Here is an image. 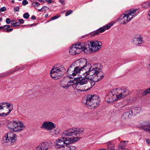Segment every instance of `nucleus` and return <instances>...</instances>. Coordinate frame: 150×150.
I'll return each mask as SVG.
<instances>
[{
	"label": "nucleus",
	"instance_id": "9",
	"mask_svg": "<svg viewBox=\"0 0 150 150\" xmlns=\"http://www.w3.org/2000/svg\"><path fill=\"white\" fill-rule=\"evenodd\" d=\"M117 90V89H114L108 92L105 97V100L106 101L110 103L117 100L116 95V91Z\"/></svg>",
	"mask_w": 150,
	"mask_h": 150
},
{
	"label": "nucleus",
	"instance_id": "36",
	"mask_svg": "<svg viewBox=\"0 0 150 150\" xmlns=\"http://www.w3.org/2000/svg\"><path fill=\"white\" fill-rule=\"evenodd\" d=\"M60 131V129L59 128H57L54 130V133L55 134H58Z\"/></svg>",
	"mask_w": 150,
	"mask_h": 150
},
{
	"label": "nucleus",
	"instance_id": "19",
	"mask_svg": "<svg viewBox=\"0 0 150 150\" xmlns=\"http://www.w3.org/2000/svg\"><path fill=\"white\" fill-rule=\"evenodd\" d=\"M77 88H79L78 90L81 91H86L90 89L89 87H87L86 85L84 84H77Z\"/></svg>",
	"mask_w": 150,
	"mask_h": 150
},
{
	"label": "nucleus",
	"instance_id": "42",
	"mask_svg": "<svg viewBox=\"0 0 150 150\" xmlns=\"http://www.w3.org/2000/svg\"><path fill=\"white\" fill-rule=\"evenodd\" d=\"M28 3V1L26 0H24L22 1V4L23 6H25Z\"/></svg>",
	"mask_w": 150,
	"mask_h": 150
},
{
	"label": "nucleus",
	"instance_id": "1",
	"mask_svg": "<svg viewBox=\"0 0 150 150\" xmlns=\"http://www.w3.org/2000/svg\"><path fill=\"white\" fill-rule=\"evenodd\" d=\"M99 73L96 72V71L93 69L90 70L89 71L84 72L83 73H82L84 76L83 78L79 80L78 78H75L74 80H78L77 84H85L87 83L89 81V79H93L94 81H98L101 80L103 77V73H100L101 75H99Z\"/></svg>",
	"mask_w": 150,
	"mask_h": 150
},
{
	"label": "nucleus",
	"instance_id": "37",
	"mask_svg": "<svg viewBox=\"0 0 150 150\" xmlns=\"http://www.w3.org/2000/svg\"><path fill=\"white\" fill-rule=\"evenodd\" d=\"M32 6H38L40 5V4L36 2H34L32 3Z\"/></svg>",
	"mask_w": 150,
	"mask_h": 150
},
{
	"label": "nucleus",
	"instance_id": "43",
	"mask_svg": "<svg viewBox=\"0 0 150 150\" xmlns=\"http://www.w3.org/2000/svg\"><path fill=\"white\" fill-rule=\"evenodd\" d=\"M67 82H68V83H71L70 85H72L75 83L74 81V80H70L69 81H68Z\"/></svg>",
	"mask_w": 150,
	"mask_h": 150
},
{
	"label": "nucleus",
	"instance_id": "44",
	"mask_svg": "<svg viewBox=\"0 0 150 150\" xmlns=\"http://www.w3.org/2000/svg\"><path fill=\"white\" fill-rule=\"evenodd\" d=\"M11 22V19L8 18H7L6 19V23L7 24H9Z\"/></svg>",
	"mask_w": 150,
	"mask_h": 150
},
{
	"label": "nucleus",
	"instance_id": "3",
	"mask_svg": "<svg viewBox=\"0 0 150 150\" xmlns=\"http://www.w3.org/2000/svg\"><path fill=\"white\" fill-rule=\"evenodd\" d=\"M100 102L99 97L94 95H88L86 96V99L83 100V103H85L87 107L89 109H92L98 106Z\"/></svg>",
	"mask_w": 150,
	"mask_h": 150
},
{
	"label": "nucleus",
	"instance_id": "4",
	"mask_svg": "<svg viewBox=\"0 0 150 150\" xmlns=\"http://www.w3.org/2000/svg\"><path fill=\"white\" fill-rule=\"evenodd\" d=\"M74 63H75L76 66L83 71H89L90 69H93L96 72L99 73V75H101L100 74V73H102L101 70L98 68L91 67V64L87 63L86 60L85 59L82 58L77 60Z\"/></svg>",
	"mask_w": 150,
	"mask_h": 150
},
{
	"label": "nucleus",
	"instance_id": "6",
	"mask_svg": "<svg viewBox=\"0 0 150 150\" xmlns=\"http://www.w3.org/2000/svg\"><path fill=\"white\" fill-rule=\"evenodd\" d=\"M7 127L11 131L18 132L23 130L25 126L21 121H14L8 123Z\"/></svg>",
	"mask_w": 150,
	"mask_h": 150
},
{
	"label": "nucleus",
	"instance_id": "49",
	"mask_svg": "<svg viewBox=\"0 0 150 150\" xmlns=\"http://www.w3.org/2000/svg\"><path fill=\"white\" fill-rule=\"evenodd\" d=\"M13 30V28H10L9 29H7L6 30V33L9 32L11 31H12Z\"/></svg>",
	"mask_w": 150,
	"mask_h": 150
},
{
	"label": "nucleus",
	"instance_id": "26",
	"mask_svg": "<svg viewBox=\"0 0 150 150\" xmlns=\"http://www.w3.org/2000/svg\"><path fill=\"white\" fill-rule=\"evenodd\" d=\"M120 91L122 92V93L123 94V96H126L129 94V91L128 89L126 88L124 89H120ZM123 96V95L122 96Z\"/></svg>",
	"mask_w": 150,
	"mask_h": 150
},
{
	"label": "nucleus",
	"instance_id": "48",
	"mask_svg": "<svg viewBox=\"0 0 150 150\" xmlns=\"http://www.w3.org/2000/svg\"><path fill=\"white\" fill-rule=\"evenodd\" d=\"M18 22L21 23L23 24L24 23V21L23 19H20L18 20Z\"/></svg>",
	"mask_w": 150,
	"mask_h": 150
},
{
	"label": "nucleus",
	"instance_id": "10",
	"mask_svg": "<svg viewBox=\"0 0 150 150\" xmlns=\"http://www.w3.org/2000/svg\"><path fill=\"white\" fill-rule=\"evenodd\" d=\"M62 71L57 67H53L50 72L52 78L54 79H58L62 76Z\"/></svg>",
	"mask_w": 150,
	"mask_h": 150
},
{
	"label": "nucleus",
	"instance_id": "20",
	"mask_svg": "<svg viewBox=\"0 0 150 150\" xmlns=\"http://www.w3.org/2000/svg\"><path fill=\"white\" fill-rule=\"evenodd\" d=\"M13 106V105L10 103H7L4 102L1 103L0 104V108L1 109H3V110H4V108H6V109L8 110V109H11V108H9Z\"/></svg>",
	"mask_w": 150,
	"mask_h": 150
},
{
	"label": "nucleus",
	"instance_id": "25",
	"mask_svg": "<svg viewBox=\"0 0 150 150\" xmlns=\"http://www.w3.org/2000/svg\"><path fill=\"white\" fill-rule=\"evenodd\" d=\"M142 129L147 132H150V124L143 125L141 126Z\"/></svg>",
	"mask_w": 150,
	"mask_h": 150
},
{
	"label": "nucleus",
	"instance_id": "14",
	"mask_svg": "<svg viewBox=\"0 0 150 150\" xmlns=\"http://www.w3.org/2000/svg\"><path fill=\"white\" fill-rule=\"evenodd\" d=\"M79 45V43L73 45L70 47L69 50V53L71 55H74L80 53L81 52V46Z\"/></svg>",
	"mask_w": 150,
	"mask_h": 150
},
{
	"label": "nucleus",
	"instance_id": "7",
	"mask_svg": "<svg viewBox=\"0 0 150 150\" xmlns=\"http://www.w3.org/2000/svg\"><path fill=\"white\" fill-rule=\"evenodd\" d=\"M137 9L130 10L127 14H122L120 16V19H121V22L122 24H125L130 21L137 15L138 13Z\"/></svg>",
	"mask_w": 150,
	"mask_h": 150
},
{
	"label": "nucleus",
	"instance_id": "33",
	"mask_svg": "<svg viewBox=\"0 0 150 150\" xmlns=\"http://www.w3.org/2000/svg\"><path fill=\"white\" fill-rule=\"evenodd\" d=\"M150 93V88H149L146 89L145 90L143 93V95L145 96L148 93Z\"/></svg>",
	"mask_w": 150,
	"mask_h": 150
},
{
	"label": "nucleus",
	"instance_id": "16",
	"mask_svg": "<svg viewBox=\"0 0 150 150\" xmlns=\"http://www.w3.org/2000/svg\"><path fill=\"white\" fill-rule=\"evenodd\" d=\"M79 45L81 46V50L84 51L85 53H87L88 50H91V45H90V41L88 42V43L82 42L79 43Z\"/></svg>",
	"mask_w": 150,
	"mask_h": 150
},
{
	"label": "nucleus",
	"instance_id": "24",
	"mask_svg": "<svg viewBox=\"0 0 150 150\" xmlns=\"http://www.w3.org/2000/svg\"><path fill=\"white\" fill-rule=\"evenodd\" d=\"M117 90L116 91V92H117V91L118 90V92L117 93V94L116 95H117L116 97L117 98V100L120 99L121 98H124L125 97V96H123V94L122 93V92L120 91V88H117Z\"/></svg>",
	"mask_w": 150,
	"mask_h": 150
},
{
	"label": "nucleus",
	"instance_id": "21",
	"mask_svg": "<svg viewBox=\"0 0 150 150\" xmlns=\"http://www.w3.org/2000/svg\"><path fill=\"white\" fill-rule=\"evenodd\" d=\"M65 79L62 80L60 83V85L64 88L67 89L70 86V85L68 83V82L65 81Z\"/></svg>",
	"mask_w": 150,
	"mask_h": 150
},
{
	"label": "nucleus",
	"instance_id": "2",
	"mask_svg": "<svg viewBox=\"0 0 150 150\" xmlns=\"http://www.w3.org/2000/svg\"><path fill=\"white\" fill-rule=\"evenodd\" d=\"M64 131L62 134V137L57 139L55 142V147L57 148H63L67 144H71L74 142L75 139L70 137V136L66 135Z\"/></svg>",
	"mask_w": 150,
	"mask_h": 150
},
{
	"label": "nucleus",
	"instance_id": "18",
	"mask_svg": "<svg viewBox=\"0 0 150 150\" xmlns=\"http://www.w3.org/2000/svg\"><path fill=\"white\" fill-rule=\"evenodd\" d=\"M140 110V108L139 107H133L131 108L129 110L131 113V115L134 116L136 115V114L139 113Z\"/></svg>",
	"mask_w": 150,
	"mask_h": 150
},
{
	"label": "nucleus",
	"instance_id": "38",
	"mask_svg": "<svg viewBox=\"0 0 150 150\" xmlns=\"http://www.w3.org/2000/svg\"><path fill=\"white\" fill-rule=\"evenodd\" d=\"M10 27H11V26L10 25H6L3 26V29L4 30H6Z\"/></svg>",
	"mask_w": 150,
	"mask_h": 150
},
{
	"label": "nucleus",
	"instance_id": "27",
	"mask_svg": "<svg viewBox=\"0 0 150 150\" xmlns=\"http://www.w3.org/2000/svg\"><path fill=\"white\" fill-rule=\"evenodd\" d=\"M132 115H131V113L129 110V111L128 112H124L123 114V117L125 119H127L130 117Z\"/></svg>",
	"mask_w": 150,
	"mask_h": 150
},
{
	"label": "nucleus",
	"instance_id": "23",
	"mask_svg": "<svg viewBox=\"0 0 150 150\" xmlns=\"http://www.w3.org/2000/svg\"><path fill=\"white\" fill-rule=\"evenodd\" d=\"M135 42L136 45L142 44L143 42L142 38L141 37L135 38L133 40Z\"/></svg>",
	"mask_w": 150,
	"mask_h": 150
},
{
	"label": "nucleus",
	"instance_id": "32",
	"mask_svg": "<svg viewBox=\"0 0 150 150\" xmlns=\"http://www.w3.org/2000/svg\"><path fill=\"white\" fill-rule=\"evenodd\" d=\"M25 68H24L23 67H17L12 72L10 73V74H12L13 72H15L16 71H18V70H23L25 69Z\"/></svg>",
	"mask_w": 150,
	"mask_h": 150
},
{
	"label": "nucleus",
	"instance_id": "63",
	"mask_svg": "<svg viewBox=\"0 0 150 150\" xmlns=\"http://www.w3.org/2000/svg\"><path fill=\"white\" fill-rule=\"evenodd\" d=\"M123 150H129L128 149H124Z\"/></svg>",
	"mask_w": 150,
	"mask_h": 150
},
{
	"label": "nucleus",
	"instance_id": "22",
	"mask_svg": "<svg viewBox=\"0 0 150 150\" xmlns=\"http://www.w3.org/2000/svg\"><path fill=\"white\" fill-rule=\"evenodd\" d=\"M76 147L71 144H67L63 150H75Z\"/></svg>",
	"mask_w": 150,
	"mask_h": 150
},
{
	"label": "nucleus",
	"instance_id": "59",
	"mask_svg": "<svg viewBox=\"0 0 150 150\" xmlns=\"http://www.w3.org/2000/svg\"><path fill=\"white\" fill-rule=\"evenodd\" d=\"M14 20H12V21H11V22L13 23H14Z\"/></svg>",
	"mask_w": 150,
	"mask_h": 150
},
{
	"label": "nucleus",
	"instance_id": "35",
	"mask_svg": "<svg viewBox=\"0 0 150 150\" xmlns=\"http://www.w3.org/2000/svg\"><path fill=\"white\" fill-rule=\"evenodd\" d=\"M29 14L27 12L25 13L23 15V17L25 19H28L29 17Z\"/></svg>",
	"mask_w": 150,
	"mask_h": 150
},
{
	"label": "nucleus",
	"instance_id": "54",
	"mask_svg": "<svg viewBox=\"0 0 150 150\" xmlns=\"http://www.w3.org/2000/svg\"><path fill=\"white\" fill-rule=\"evenodd\" d=\"M35 25V24H31V25H30V26L31 27H32V26L34 25Z\"/></svg>",
	"mask_w": 150,
	"mask_h": 150
},
{
	"label": "nucleus",
	"instance_id": "41",
	"mask_svg": "<svg viewBox=\"0 0 150 150\" xmlns=\"http://www.w3.org/2000/svg\"><path fill=\"white\" fill-rule=\"evenodd\" d=\"M19 7L18 6H17L14 8L13 10L15 12H18L19 11Z\"/></svg>",
	"mask_w": 150,
	"mask_h": 150
},
{
	"label": "nucleus",
	"instance_id": "60",
	"mask_svg": "<svg viewBox=\"0 0 150 150\" xmlns=\"http://www.w3.org/2000/svg\"><path fill=\"white\" fill-rule=\"evenodd\" d=\"M3 29V27L2 26H0V29L1 30L2 29Z\"/></svg>",
	"mask_w": 150,
	"mask_h": 150
},
{
	"label": "nucleus",
	"instance_id": "55",
	"mask_svg": "<svg viewBox=\"0 0 150 150\" xmlns=\"http://www.w3.org/2000/svg\"><path fill=\"white\" fill-rule=\"evenodd\" d=\"M48 16V13H47L45 15V17H47Z\"/></svg>",
	"mask_w": 150,
	"mask_h": 150
},
{
	"label": "nucleus",
	"instance_id": "5",
	"mask_svg": "<svg viewBox=\"0 0 150 150\" xmlns=\"http://www.w3.org/2000/svg\"><path fill=\"white\" fill-rule=\"evenodd\" d=\"M84 131V129L83 128H70L66 130V132H64L65 135H67L68 136H70V137L75 139L74 140H75L74 142H76L79 140L80 138L78 137H75L77 135H79L80 134H82Z\"/></svg>",
	"mask_w": 150,
	"mask_h": 150
},
{
	"label": "nucleus",
	"instance_id": "11",
	"mask_svg": "<svg viewBox=\"0 0 150 150\" xmlns=\"http://www.w3.org/2000/svg\"><path fill=\"white\" fill-rule=\"evenodd\" d=\"M52 145L51 141L43 142L40 143L36 147V150H47L50 148Z\"/></svg>",
	"mask_w": 150,
	"mask_h": 150
},
{
	"label": "nucleus",
	"instance_id": "15",
	"mask_svg": "<svg viewBox=\"0 0 150 150\" xmlns=\"http://www.w3.org/2000/svg\"><path fill=\"white\" fill-rule=\"evenodd\" d=\"M6 142L11 143H14L16 140V134L13 132H9L7 134V135L5 136Z\"/></svg>",
	"mask_w": 150,
	"mask_h": 150
},
{
	"label": "nucleus",
	"instance_id": "29",
	"mask_svg": "<svg viewBox=\"0 0 150 150\" xmlns=\"http://www.w3.org/2000/svg\"><path fill=\"white\" fill-rule=\"evenodd\" d=\"M107 146L108 149H110V150H114L113 145L110 142L107 143Z\"/></svg>",
	"mask_w": 150,
	"mask_h": 150
},
{
	"label": "nucleus",
	"instance_id": "40",
	"mask_svg": "<svg viewBox=\"0 0 150 150\" xmlns=\"http://www.w3.org/2000/svg\"><path fill=\"white\" fill-rule=\"evenodd\" d=\"M6 8L5 7H3L0 8V12H4L6 11Z\"/></svg>",
	"mask_w": 150,
	"mask_h": 150
},
{
	"label": "nucleus",
	"instance_id": "61",
	"mask_svg": "<svg viewBox=\"0 0 150 150\" xmlns=\"http://www.w3.org/2000/svg\"><path fill=\"white\" fill-rule=\"evenodd\" d=\"M149 68L150 69V63L149 64Z\"/></svg>",
	"mask_w": 150,
	"mask_h": 150
},
{
	"label": "nucleus",
	"instance_id": "64",
	"mask_svg": "<svg viewBox=\"0 0 150 150\" xmlns=\"http://www.w3.org/2000/svg\"><path fill=\"white\" fill-rule=\"evenodd\" d=\"M12 2H13H13H14V0H12Z\"/></svg>",
	"mask_w": 150,
	"mask_h": 150
},
{
	"label": "nucleus",
	"instance_id": "62",
	"mask_svg": "<svg viewBox=\"0 0 150 150\" xmlns=\"http://www.w3.org/2000/svg\"><path fill=\"white\" fill-rule=\"evenodd\" d=\"M2 20V18L0 17V21Z\"/></svg>",
	"mask_w": 150,
	"mask_h": 150
},
{
	"label": "nucleus",
	"instance_id": "50",
	"mask_svg": "<svg viewBox=\"0 0 150 150\" xmlns=\"http://www.w3.org/2000/svg\"><path fill=\"white\" fill-rule=\"evenodd\" d=\"M59 2L62 4H65L64 1L65 0H59Z\"/></svg>",
	"mask_w": 150,
	"mask_h": 150
},
{
	"label": "nucleus",
	"instance_id": "58",
	"mask_svg": "<svg viewBox=\"0 0 150 150\" xmlns=\"http://www.w3.org/2000/svg\"><path fill=\"white\" fill-rule=\"evenodd\" d=\"M98 150H106V149H98Z\"/></svg>",
	"mask_w": 150,
	"mask_h": 150
},
{
	"label": "nucleus",
	"instance_id": "57",
	"mask_svg": "<svg viewBox=\"0 0 150 150\" xmlns=\"http://www.w3.org/2000/svg\"><path fill=\"white\" fill-rule=\"evenodd\" d=\"M40 2H44V1H43L42 0H38Z\"/></svg>",
	"mask_w": 150,
	"mask_h": 150
},
{
	"label": "nucleus",
	"instance_id": "8",
	"mask_svg": "<svg viewBox=\"0 0 150 150\" xmlns=\"http://www.w3.org/2000/svg\"><path fill=\"white\" fill-rule=\"evenodd\" d=\"M75 66V63H72L69 67L67 71V75L68 77L72 78L71 76H76L79 75L83 71L77 66Z\"/></svg>",
	"mask_w": 150,
	"mask_h": 150
},
{
	"label": "nucleus",
	"instance_id": "47",
	"mask_svg": "<svg viewBox=\"0 0 150 150\" xmlns=\"http://www.w3.org/2000/svg\"><path fill=\"white\" fill-rule=\"evenodd\" d=\"M42 8H43L42 9V11H45L47 10V9H48V7L47 6H43L42 7Z\"/></svg>",
	"mask_w": 150,
	"mask_h": 150
},
{
	"label": "nucleus",
	"instance_id": "52",
	"mask_svg": "<svg viewBox=\"0 0 150 150\" xmlns=\"http://www.w3.org/2000/svg\"><path fill=\"white\" fill-rule=\"evenodd\" d=\"M146 142L148 144H149L150 143V140L148 139H146Z\"/></svg>",
	"mask_w": 150,
	"mask_h": 150
},
{
	"label": "nucleus",
	"instance_id": "28",
	"mask_svg": "<svg viewBox=\"0 0 150 150\" xmlns=\"http://www.w3.org/2000/svg\"><path fill=\"white\" fill-rule=\"evenodd\" d=\"M128 141H125L123 142H121L119 145V148L120 149H124L125 146H126Z\"/></svg>",
	"mask_w": 150,
	"mask_h": 150
},
{
	"label": "nucleus",
	"instance_id": "17",
	"mask_svg": "<svg viewBox=\"0 0 150 150\" xmlns=\"http://www.w3.org/2000/svg\"><path fill=\"white\" fill-rule=\"evenodd\" d=\"M113 24L114 23L112 22L96 30L97 32H98V34L103 33L106 30L110 29Z\"/></svg>",
	"mask_w": 150,
	"mask_h": 150
},
{
	"label": "nucleus",
	"instance_id": "31",
	"mask_svg": "<svg viewBox=\"0 0 150 150\" xmlns=\"http://www.w3.org/2000/svg\"><path fill=\"white\" fill-rule=\"evenodd\" d=\"M150 6V2H144L142 4V6L144 8H146Z\"/></svg>",
	"mask_w": 150,
	"mask_h": 150
},
{
	"label": "nucleus",
	"instance_id": "30",
	"mask_svg": "<svg viewBox=\"0 0 150 150\" xmlns=\"http://www.w3.org/2000/svg\"><path fill=\"white\" fill-rule=\"evenodd\" d=\"M91 79V81H90L88 83L89 85H90V86L89 87V88H91L95 84V82H97L98 81H94L93 79Z\"/></svg>",
	"mask_w": 150,
	"mask_h": 150
},
{
	"label": "nucleus",
	"instance_id": "53",
	"mask_svg": "<svg viewBox=\"0 0 150 150\" xmlns=\"http://www.w3.org/2000/svg\"><path fill=\"white\" fill-rule=\"evenodd\" d=\"M43 9V8H41V9H38V11H42Z\"/></svg>",
	"mask_w": 150,
	"mask_h": 150
},
{
	"label": "nucleus",
	"instance_id": "45",
	"mask_svg": "<svg viewBox=\"0 0 150 150\" xmlns=\"http://www.w3.org/2000/svg\"><path fill=\"white\" fill-rule=\"evenodd\" d=\"M59 18V16L58 15H56L54 17H53L51 19L52 20H53L55 19H56L58 18Z\"/></svg>",
	"mask_w": 150,
	"mask_h": 150
},
{
	"label": "nucleus",
	"instance_id": "34",
	"mask_svg": "<svg viewBox=\"0 0 150 150\" xmlns=\"http://www.w3.org/2000/svg\"><path fill=\"white\" fill-rule=\"evenodd\" d=\"M90 35L91 36V37L94 36L96 35H98V32H97L96 30V31H93V32L91 33L90 34Z\"/></svg>",
	"mask_w": 150,
	"mask_h": 150
},
{
	"label": "nucleus",
	"instance_id": "13",
	"mask_svg": "<svg viewBox=\"0 0 150 150\" xmlns=\"http://www.w3.org/2000/svg\"><path fill=\"white\" fill-rule=\"evenodd\" d=\"M56 126V125L52 122L45 121L43 122L40 127L49 131L55 128Z\"/></svg>",
	"mask_w": 150,
	"mask_h": 150
},
{
	"label": "nucleus",
	"instance_id": "12",
	"mask_svg": "<svg viewBox=\"0 0 150 150\" xmlns=\"http://www.w3.org/2000/svg\"><path fill=\"white\" fill-rule=\"evenodd\" d=\"M90 45H91V51L95 52L101 48L102 43L99 41H90Z\"/></svg>",
	"mask_w": 150,
	"mask_h": 150
},
{
	"label": "nucleus",
	"instance_id": "56",
	"mask_svg": "<svg viewBox=\"0 0 150 150\" xmlns=\"http://www.w3.org/2000/svg\"><path fill=\"white\" fill-rule=\"evenodd\" d=\"M12 25L11 26V27H14V26H14V23H12L11 24Z\"/></svg>",
	"mask_w": 150,
	"mask_h": 150
},
{
	"label": "nucleus",
	"instance_id": "39",
	"mask_svg": "<svg viewBox=\"0 0 150 150\" xmlns=\"http://www.w3.org/2000/svg\"><path fill=\"white\" fill-rule=\"evenodd\" d=\"M72 12V11L71 10H69L68 11H67L66 14H65V16H67L68 15H69V14H71Z\"/></svg>",
	"mask_w": 150,
	"mask_h": 150
},
{
	"label": "nucleus",
	"instance_id": "46",
	"mask_svg": "<svg viewBox=\"0 0 150 150\" xmlns=\"http://www.w3.org/2000/svg\"><path fill=\"white\" fill-rule=\"evenodd\" d=\"M13 23H14V25L15 26H19L21 24L20 23H19V22H16Z\"/></svg>",
	"mask_w": 150,
	"mask_h": 150
},
{
	"label": "nucleus",
	"instance_id": "51",
	"mask_svg": "<svg viewBox=\"0 0 150 150\" xmlns=\"http://www.w3.org/2000/svg\"><path fill=\"white\" fill-rule=\"evenodd\" d=\"M31 18L32 20H35L36 19V17L35 16H32V17H31Z\"/></svg>",
	"mask_w": 150,
	"mask_h": 150
}]
</instances>
